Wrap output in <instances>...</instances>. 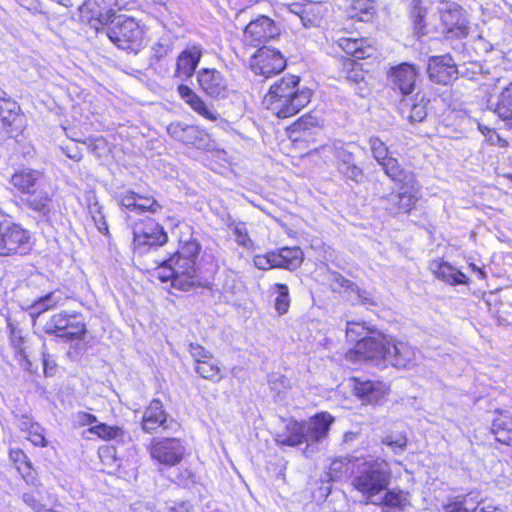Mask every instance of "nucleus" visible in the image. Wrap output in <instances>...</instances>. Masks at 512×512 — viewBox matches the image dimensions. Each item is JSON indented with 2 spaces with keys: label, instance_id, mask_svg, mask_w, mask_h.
<instances>
[{
  "label": "nucleus",
  "instance_id": "obj_1",
  "mask_svg": "<svg viewBox=\"0 0 512 512\" xmlns=\"http://www.w3.org/2000/svg\"><path fill=\"white\" fill-rule=\"evenodd\" d=\"M353 354L381 369L388 366L407 368L416 362V350L406 342H397L380 332L364 338L355 345Z\"/></svg>",
  "mask_w": 512,
  "mask_h": 512
},
{
  "label": "nucleus",
  "instance_id": "obj_2",
  "mask_svg": "<svg viewBox=\"0 0 512 512\" xmlns=\"http://www.w3.org/2000/svg\"><path fill=\"white\" fill-rule=\"evenodd\" d=\"M300 79L286 75L273 83L263 98V105L278 118L296 115L311 101L312 91L299 86Z\"/></svg>",
  "mask_w": 512,
  "mask_h": 512
},
{
  "label": "nucleus",
  "instance_id": "obj_3",
  "mask_svg": "<svg viewBox=\"0 0 512 512\" xmlns=\"http://www.w3.org/2000/svg\"><path fill=\"white\" fill-rule=\"evenodd\" d=\"M200 249L196 240L184 242L173 256L157 268V277L162 282L170 281L176 289H190L197 281L196 259Z\"/></svg>",
  "mask_w": 512,
  "mask_h": 512
},
{
  "label": "nucleus",
  "instance_id": "obj_4",
  "mask_svg": "<svg viewBox=\"0 0 512 512\" xmlns=\"http://www.w3.org/2000/svg\"><path fill=\"white\" fill-rule=\"evenodd\" d=\"M385 174L395 182H405L398 193H390L380 198L382 207L391 215L410 212L418 201L419 187L412 175H408L398 160L389 156L379 163Z\"/></svg>",
  "mask_w": 512,
  "mask_h": 512
},
{
  "label": "nucleus",
  "instance_id": "obj_5",
  "mask_svg": "<svg viewBox=\"0 0 512 512\" xmlns=\"http://www.w3.org/2000/svg\"><path fill=\"white\" fill-rule=\"evenodd\" d=\"M354 468L356 470L351 481L353 488L362 494L367 503L376 501L375 497L386 491L390 484V464L382 458L365 459L360 460Z\"/></svg>",
  "mask_w": 512,
  "mask_h": 512
},
{
  "label": "nucleus",
  "instance_id": "obj_6",
  "mask_svg": "<svg viewBox=\"0 0 512 512\" xmlns=\"http://www.w3.org/2000/svg\"><path fill=\"white\" fill-rule=\"evenodd\" d=\"M110 41L123 50L137 51L144 44V28L133 17L116 15L105 26Z\"/></svg>",
  "mask_w": 512,
  "mask_h": 512
},
{
  "label": "nucleus",
  "instance_id": "obj_7",
  "mask_svg": "<svg viewBox=\"0 0 512 512\" xmlns=\"http://www.w3.org/2000/svg\"><path fill=\"white\" fill-rule=\"evenodd\" d=\"M30 239V231L22 225L10 220L0 222V257L26 254Z\"/></svg>",
  "mask_w": 512,
  "mask_h": 512
},
{
  "label": "nucleus",
  "instance_id": "obj_8",
  "mask_svg": "<svg viewBox=\"0 0 512 512\" xmlns=\"http://www.w3.org/2000/svg\"><path fill=\"white\" fill-rule=\"evenodd\" d=\"M46 334L56 335L67 340L81 339L86 333V326L77 320L76 314L65 311L52 315L43 326Z\"/></svg>",
  "mask_w": 512,
  "mask_h": 512
},
{
  "label": "nucleus",
  "instance_id": "obj_9",
  "mask_svg": "<svg viewBox=\"0 0 512 512\" xmlns=\"http://www.w3.org/2000/svg\"><path fill=\"white\" fill-rule=\"evenodd\" d=\"M322 152L332 153L336 158L338 172L346 179L360 183L363 180L364 173L361 167L355 163L353 153L341 141H334L331 144L322 146Z\"/></svg>",
  "mask_w": 512,
  "mask_h": 512
},
{
  "label": "nucleus",
  "instance_id": "obj_10",
  "mask_svg": "<svg viewBox=\"0 0 512 512\" xmlns=\"http://www.w3.org/2000/svg\"><path fill=\"white\" fill-rule=\"evenodd\" d=\"M286 60L280 51L263 46L251 58L250 68L256 75L265 78L284 70Z\"/></svg>",
  "mask_w": 512,
  "mask_h": 512
},
{
  "label": "nucleus",
  "instance_id": "obj_11",
  "mask_svg": "<svg viewBox=\"0 0 512 512\" xmlns=\"http://www.w3.org/2000/svg\"><path fill=\"white\" fill-rule=\"evenodd\" d=\"M442 33L449 39L464 38L469 34V21L465 11L457 4L450 3L441 11Z\"/></svg>",
  "mask_w": 512,
  "mask_h": 512
},
{
  "label": "nucleus",
  "instance_id": "obj_12",
  "mask_svg": "<svg viewBox=\"0 0 512 512\" xmlns=\"http://www.w3.org/2000/svg\"><path fill=\"white\" fill-rule=\"evenodd\" d=\"M279 35L275 22L264 15L252 20L245 27L243 41L246 45L259 47Z\"/></svg>",
  "mask_w": 512,
  "mask_h": 512
},
{
  "label": "nucleus",
  "instance_id": "obj_13",
  "mask_svg": "<svg viewBox=\"0 0 512 512\" xmlns=\"http://www.w3.org/2000/svg\"><path fill=\"white\" fill-rule=\"evenodd\" d=\"M149 452L159 463L174 466L182 460L185 448L176 438H154L149 446Z\"/></svg>",
  "mask_w": 512,
  "mask_h": 512
},
{
  "label": "nucleus",
  "instance_id": "obj_14",
  "mask_svg": "<svg viewBox=\"0 0 512 512\" xmlns=\"http://www.w3.org/2000/svg\"><path fill=\"white\" fill-rule=\"evenodd\" d=\"M168 236L155 221L148 219L136 223L133 227V243L135 249L142 250L145 247L161 246L167 242Z\"/></svg>",
  "mask_w": 512,
  "mask_h": 512
},
{
  "label": "nucleus",
  "instance_id": "obj_15",
  "mask_svg": "<svg viewBox=\"0 0 512 512\" xmlns=\"http://www.w3.org/2000/svg\"><path fill=\"white\" fill-rule=\"evenodd\" d=\"M115 5V0H86L79 10L82 17L99 31V26L104 28L116 16Z\"/></svg>",
  "mask_w": 512,
  "mask_h": 512
},
{
  "label": "nucleus",
  "instance_id": "obj_16",
  "mask_svg": "<svg viewBox=\"0 0 512 512\" xmlns=\"http://www.w3.org/2000/svg\"><path fill=\"white\" fill-rule=\"evenodd\" d=\"M200 88L212 98H225L229 88L226 77L216 69L203 68L197 73Z\"/></svg>",
  "mask_w": 512,
  "mask_h": 512
},
{
  "label": "nucleus",
  "instance_id": "obj_17",
  "mask_svg": "<svg viewBox=\"0 0 512 512\" xmlns=\"http://www.w3.org/2000/svg\"><path fill=\"white\" fill-rule=\"evenodd\" d=\"M418 76L417 68L409 63H401L388 72V80L392 88L399 90L403 95H409L414 91Z\"/></svg>",
  "mask_w": 512,
  "mask_h": 512
},
{
  "label": "nucleus",
  "instance_id": "obj_18",
  "mask_svg": "<svg viewBox=\"0 0 512 512\" xmlns=\"http://www.w3.org/2000/svg\"><path fill=\"white\" fill-rule=\"evenodd\" d=\"M333 421L334 418L329 413L322 412L316 414L308 421L303 422L307 443V447L304 453L307 457L310 453L309 448L312 447L313 444L320 442L328 436V432ZM311 452H313V449Z\"/></svg>",
  "mask_w": 512,
  "mask_h": 512
},
{
  "label": "nucleus",
  "instance_id": "obj_19",
  "mask_svg": "<svg viewBox=\"0 0 512 512\" xmlns=\"http://www.w3.org/2000/svg\"><path fill=\"white\" fill-rule=\"evenodd\" d=\"M202 55L203 48L200 44L189 43L177 57L174 76L182 81L191 78Z\"/></svg>",
  "mask_w": 512,
  "mask_h": 512
},
{
  "label": "nucleus",
  "instance_id": "obj_20",
  "mask_svg": "<svg viewBox=\"0 0 512 512\" xmlns=\"http://www.w3.org/2000/svg\"><path fill=\"white\" fill-rule=\"evenodd\" d=\"M168 134L184 144L202 148L206 145L208 135L198 126L183 122H173L167 127Z\"/></svg>",
  "mask_w": 512,
  "mask_h": 512
},
{
  "label": "nucleus",
  "instance_id": "obj_21",
  "mask_svg": "<svg viewBox=\"0 0 512 512\" xmlns=\"http://www.w3.org/2000/svg\"><path fill=\"white\" fill-rule=\"evenodd\" d=\"M118 201L122 207L138 214H156L162 209L161 204L153 196L139 195L130 190L121 192Z\"/></svg>",
  "mask_w": 512,
  "mask_h": 512
},
{
  "label": "nucleus",
  "instance_id": "obj_22",
  "mask_svg": "<svg viewBox=\"0 0 512 512\" xmlns=\"http://www.w3.org/2000/svg\"><path fill=\"white\" fill-rule=\"evenodd\" d=\"M427 73L430 80L447 85L456 78L457 69L450 55L434 56L429 59Z\"/></svg>",
  "mask_w": 512,
  "mask_h": 512
},
{
  "label": "nucleus",
  "instance_id": "obj_23",
  "mask_svg": "<svg viewBox=\"0 0 512 512\" xmlns=\"http://www.w3.org/2000/svg\"><path fill=\"white\" fill-rule=\"evenodd\" d=\"M352 382L355 395L366 403H377L388 391V386L381 381L353 378Z\"/></svg>",
  "mask_w": 512,
  "mask_h": 512
},
{
  "label": "nucleus",
  "instance_id": "obj_24",
  "mask_svg": "<svg viewBox=\"0 0 512 512\" xmlns=\"http://www.w3.org/2000/svg\"><path fill=\"white\" fill-rule=\"evenodd\" d=\"M52 197L53 194L45 182L41 187H38L24 196L22 200L29 209L47 218L53 210Z\"/></svg>",
  "mask_w": 512,
  "mask_h": 512
},
{
  "label": "nucleus",
  "instance_id": "obj_25",
  "mask_svg": "<svg viewBox=\"0 0 512 512\" xmlns=\"http://www.w3.org/2000/svg\"><path fill=\"white\" fill-rule=\"evenodd\" d=\"M45 182L46 179L42 172L31 169L16 172L10 179V184L23 196L41 187Z\"/></svg>",
  "mask_w": 512,
  "mask_h": 512
},
{
  "label": "nucleus",
  "instance_id": "obj_26",
  "mask_svg": "<svg viewBox=\"0 0 512 512\" xmlns=\"http://www.w3.org/2000/svg\"><path fill=\"white\" fill-rule=\"evenodd\" d=\"M429 270L437 279L450 285L467 284L468 282L464 273L441 259L432 260L429 263Z\"/></svg>",
  "mask_w": 512,
  "mask_h": 512
},
{
  "label": "nucleus",
  "instance_id": "obj_27",
  "mask_svg": "<svg viewBox=\"0 0 512 512\" xmlns=\"http://www.w3.org/2000/svg\"><path fill=\"white\" fill-rule=\"evenodd\" d=\"M178 93L180 97L193 109L197 114L209 121H216L219 114L210 109L209 106L187 85H179Z\"/></svg>",
  "mask_w": 512,
  "mask_h": 512
},
{
  "label": "nucleus",
  "instance_id": "obj_28",
  "mask_svg": "<svg viewBox=\"0 0 512 512\" xmlns=\"http://www.w3.org/2000/svg\"><path fill=\"white\" fill-rule=\"evenodd\" d=\"M167 420V414L163 404L158 399H153L145 409L142 418V429L147 433L155 432L159 427H163Z\"/></svg>",
  "mask_w": 512,
  "mask_h": 512
},
{
  "label": "nucleus",
  "instance_id": "obj_29",
  "mask_svg": "<svg viewBox=\"0 0 512 512\" xmlns=\"http://www.w3.org/2000/svg\"><path fill=\"white\" fill-rule=\"evenodd\" d=\"M491 431L497 441L510 444L512 440V412L509 410L495 411Z\"/></svg>",
  "mask_w": 512,
  "mask_h": 512
},
{
  "label": "nucleus",
  "instance_id": "obj_30",
  "mask_svg": "<svg viewBox=\"0 0 512 512\" xmlns=\"http://www.w3.org/2000/svg\"><path fill=\"white\" fill-rule=\"evenodd\" d=\"M384 495L378 494L376 501H371V504L383 506L385 512H403L405 507L409 504L408 493L396 490H386Z\"/></svg>",
  "mask_w": 512,
  "mask_h": 512
},
{
  "label": "nucleus",
  "instance_id": "obj_31",
  "mask_svg": "<svg viewBox=\"0 0 512 512\" xmlns=\"http://www.w3.org/2000/svg\"><path fill=\"white\" fill-rule=\"evenodd\" d=\"M360 460L355 459V461H352L351 457H338L335 458L327 472V476L329 477L330 481H341L343 479H347L349 475L354 476V471L356 468H354V465H356Z\"/></svg>",
  "mask_w": 512,
  "mask_h": 512
},
{
  "label": "nucleus",
  "instance_id": "obj_32",
  "mask_svg": "<svg viewBox=\"0 0 512 512\" xmlns=\"http://www.w3.org/2000/svg\"><path fill=\"white\" fill-rule=\"evenodd\" d=\"M338 46L348 55L356 59H364L372 55V48L366 45L365 39L341 37L338 39Z\"/></svg>",
  "mask_w": 512,
  "mask_h": 512
},
{
  "label": "nucleus",
  "instance_id": "obj_33",
  "mask_svg": "<svg viewBox=\"0 0 512 512\" xmlns=\"http://www.w3.org/2000/svg\"><path fill=\"white\" fill-rule=\"evenodd\" d=\"M274 253L277 268L293 270L302 262L303 253L299 247H282Z\"/></svg>",
  "mask_w": 512,
  "mask_h": 512
},
{
  "label": "nucleus",
  "instance_id": "obj_34",
  "mask_svg": "<svg viewBox=\"0 0 512 512\" xmlns=\"http://www.w3.org/2000/svg\"><path fill=\"white\" fill-rule=\"evenodd\" d=\"M277 441L288 446H297L306 442V432L303 422L292 421L287 424L286 432L278 435Z\"/></svg>",
  "mask_w": 512,
  "mask_h": 512
},
{
  "label": "nucleus",
  "instance_id": "obj_35",
  "mask_svg": "<svg viewBox=\"0 0 512 512\" xmlns=\"http://www.w3.org/2000/svg\"><path fill=\"white\" fill-rule=\"evenodd\" d=\"M20 429L27 434V439L34 446L46 447L48 445L45 429L40 424L24 417L20 422Z\"/></svg>",
  "mask_w": 512,
  "mask_h": 512
},
{
  "label": "nucleus",
  "instance_id": "obj_36",
  "mask_svg": "<svg viewBox=\"0 0 512 512\" xmlns=\"http://www.w3.org/2000/svg\"><path fill=\"white\" fill-rule=\"evenodd\" d=\"M494 111L507 126L512 127V83L500 93Z\"/></svg>",
  "mask_w": 512,
  "mask_h": 512
},
{
  "label": "nucleus",
  "instance_id": "obj_37",
  "mask_svg": "<svg viewBox=\"0 0 512 512\" xmlns=\"http://www.w3.org/2000/svg\"><path fill=\"white\" fill-rule=\"evenodd\" d=\"M227 227L232 232L235 241L239 246L247 250L254 248V242L249 235L247 223L229 219L227 222Z\"/></svg>",
  "mask_w": 512,
  "mask_h": 512
},
{
  "label": "nucleus",
  "instance_id": "obj_38",
  "mask_svg": "<svg viewBox=\"0 0 512 512\" xmlns=\"http://www.w3.org/2000/svg\"><path fill=\"white\" fill-rule=\"evenodd\" d=\"M330 288L337 293L352 292L356 289V284L336 271H327L325 276Z\"/></svg>",
  "mask_w": 512,
  "mask_h": 512
},
{
  "label": "nucleus",
  "instance_id": "obj_39",
  "mask_svg": "<svg viewBox=\"0 0 512 512\" xmlns=\"http://www.w3.org/2000/svg\"><path fill=\"white\" fill-rule=\"evenodd\" d=\"M348 15L352 19L367 22L373 15V3L370 0H356L351 5Z\"/></svg>",
  "mask_w": 512,
  "mask_h": 512
},
{
  "label": "nucleus",
  "instance_id": "obj_40",
  "mask_svg": "<svg viewBox=\"0 0 512 512\" xmlns=\"http://www.w3.org/2000/svg\"><path fill=\"white\" fill-rule=\"evenodd\" d=\"M195 370L199 374V376L204 379L214 382H218L221 380V370L219 367V363L213 357L195 365Z\"/></svg>",
  "mask_w": 512,
  "mask_h": 512
},
{
  "label": "nucleus",
  "instance_id": "obj_41",
  "mask_svg": "<svg viewBox=\"0 0 512 512\" xmlns=\"http://www.w3.org/2000/svg\"><path fill=\"white\" fill-rule=\"evenodd\" d=\"M273 293L276 294L274 300L275 310L279 315H284L290 307V295L288 286L282 283H275L272 287Z\"/></svg>",
  "mask_w": 512,
  "mask_h": 512
},
{
  "label": "nucleus",
  "instance_id": "obj_42",
  "mask_svg": "<svg viewBox=\"0 0 512 512\" xmlns=\"http://www.w3.org/2000/svg\"><path fill=\"white\" fill-rule=\"evenodd\" d=\"M88 210L98 231L104 235H107L109 232L108 224L104 214L102 213V207L99 205L94 195L88 197Z\"/></svg>",
  "mask_w": 512,
  "mask_h": 512
},
{
  "label": "nucleus",
  "instance_id": "obj_43",
  "mask_svg": "<svg viewBox=\"0 0 512 512\" xmlns=\"http://www.w3.org/2000/svg\"><path fill=\"white\" fill-rule=\"evenodd\" d=\"M381 443L389 447L394 454H401L407 448L408 439L403 432H391L381 438Z\"/></svg>",
  "mask_w": 512,
  "mask_h": 512
},
{
  "label": "nucleus",
  "instance_id": "obj_44",
  "mask_svg": "<svg viewBox=\"0 0 512 512\" xmlns=\"http://www.w3.org/2000/svg\"><path fill=\"white\" fill-rule=\"evenodd\" d=\"M373 333L374 332L371 331L364 323L347 322L346 337L348 341L355 342L356 345L364 338V336H372Z\"/></svg>",
  "mask_w": 512,
  "mask_h": 512
},
{
  "label": "nucleus",
  "instance_id": "obj_45",
  "mask_svg": "<svg viewBox=\"0 0 512 512\" xmlns=\"http://www.w3.org/2000/svg\"><path fill=\"white\" fill-rule=\"evenodd\" d=\"M89 431L104 440L118 439L124 436L122 428L118 426H109L104 423L92 426Z\"/></svg>",
  "mask_w": 512,
  "mask_h": 512
},
{
  "label": "nucleus",
  "instance_id": "obj_46",
  "mask_svg": "<svg viewBox=\"0 0 512 512\" xmlns=\"http://www.w3.org/2000/svg\"><path fill=\"white\" fill-rule=\"evenodd\" d=\"M369 146L374 159L379 163L389 157L387 145L378 137L373 136L369 139Z\"/></svg>",
  "mask_w": 512,
  "mask_h": 512
},
{
  "label": "nucleus",
  "instance_id": "obj_47",
  "mask_svg": "<svg viewBox=\"0 0 512 512\" xmlns=\"http://www.w3.org/2000/svg\"><path fill=\"white\" fill-rule=\"evenodd\" d=\"M8 329L10 332V341L11 345L14 347L16 353L23 355L24 349H23V336H22V330L19 328L18 324H15L10 319H8Z\"/></svg>",
  "mask_w": 512,
  "mask_h": 512
},
{
  "label": "nucleus",
  "instance_id": "obj_48",
  "mask_svg": "<svg viewBox=\"0 0 512 512\" xmlns=\"http://www.w3.org/2000/svg\"><path fill=\"white\" fill-rule=\"evenodd\" d=\"M476 507L468 505L467 498L456 497L444 506V512H472Z\"/></svg>",
  "mask_w": 512,
  "mask_h": 512
},
{
  "label": "nucleus",
  "instance_id": "obj_49",
  "mask_svg": "<svg viewBox=\"0 0 512 512\" xmlns=\"http://www.w3.org/2000/svg\"><path fill=\"white\" fill-rule=\"evenodd\" d=\"M19 118L9 116H0V140L13 136V132L18 129L17 121Z\"/></svg>",
  "mask_w": 512,
  "mask_h": 512
},
{
  "label": "nucleus",
  "instance_id": "obj_50",
  "mask_svg": "<svg viewBox=\"0 0 512 512\" xmlns=\"http://www.w3.org/2000/svg\"><path fill=\"white\" fill-rule=\"evenodd\" d=\"M253 264L259 270H269L272 268H277L274 251L268 252L264 255L254 256Z\"/></svg>",
  "mask_w": 512,
  "mask_h": 512
},
{
  "label": "nucleus",
  "instance_id": "obj_51",
  "mask_svg": "<svg viewBox=\"0 0 512 512\" xmlns=\"http://www.w3.org/2000/svg\"><path fill=\"white\" fill-rule=\"evenodd\" d=\"M20 107L15 101L0 98V116H9L12 118L20 117Z\"/></svg>",
  "mask_w": 512,
  "mask_h": 512
},
{
  "label": "nucleus",
  "instance_id": "obj_52",
  "mask_svg": "<svg viewBox=\"0 0 512 512\" xmlns=\"http://www.w3.org/2000/svg\"><path fill=\"white\" fill-rule=\"evenodd\" d=\"M190 353L194 358L196 365L212 358L210 352L198 344H190Z\"/></svg>",
  "mask_w": 512,
  "mask_h": 512
},
{
  "label": "nucleus",
  "instance_id": "obj_53",
  "mask_svg": "<svg viewBox=\"0 0 512 512\" xmlns=\"http://www.w3.org/2000/svg\"><path fill=\"white\" fill-rule=\"evenodd\" d=\"M427 116L426 107L422 103L413 104L408 116L410 122H421Z\"/></svg>",
  "mask_w": 512,
  "mask_h": 512
},
{
  "label": "nucleus",
  "instance_id": "obj_54",
  "mask_svg": "<svg viewBox=\"0 0 512 512\" xmlns=\"http://www.w3.org/2000/svg\"><path fill=\"white\" fill-rule=\"evenodd\" d=\"M23 501L36 512H54L48 508L45 504L37 501L34 495L25 493L23 494Z\"/></svg>",
  "mask_w": 512,
  "mask_h": 512
},
{
  "label": "nucleus",
  "instance_id": "obj_55",
  "mask_svg": "<svg viewBox=\"0 0 512 512\" xmlns=\"http://www.w3.org/2000/svg\"><path fill=\"white\" fill-rule=\"evenodd\" d=\"M351 293H354L356 295L357 300L365 306H375L376 305V301H375L373 295L368 291L360 289L357 285H356V289H354V291H352Z\"/></svg>",
  "mask_w": 512,
  "mask_h": 512
},
{
  "label": "nucleus",
  "instance_id": "obj_56",
  "mask_svg": "<svg viewBox=\"0 0 512 512\" xmlns=\"http://www.w3.org/2000/svg\"><path fill=\"white\" fill-rule=\"evenodd\" d=\"M41 298L43 299L44 305H46L45 307H48V309H53L63 301V297L59 291H53Z\"/></svg>",
  "mask_w": 512,
  "mask_h": 512
},
{
  "label": "nucleus",
  "instance_id": "obj_57",
  "mask_svg": "<svg viewBox=\"0 0 512 512\" xmlns=\"http://www.w3.org/2000/svg\"><path fill=\"white\" fill-rule=\"evenodd\" d=\"M347 80L349 82L358 84L359 85V91H358L359 95H361L362 97L365 96L366 91H365L364 87L361 85L362 83H364L362 71L353 69L352 71L349 72V74L347 76Z\"/></svg>",
  "mask_w": 512,
  "mask_h": 512
},
{
  "label": "nucleus",
  "instance_id": "obj_58",
  "mask_svg": "<svg viewBox=\"0 0 512 512\" xmlns=\"http://www.w3.org/2000/svg\"><path fill=\"white\" fill-rule=\"evenodd\" d=\"M426 10L421 6L420 0H413L412 14L416 25H421L423 18L425 17Z\"/></svg>",
  "mask_w": 512,
  "mask_h": 512
},
{
  "label": "nucleus",
  "instance_id": "obj_59",
  "mask_svg": "<svg viewBox=\"0 0 512 512\" xmlns=\"http://www.w3.org/2000/svg\"><path fill=\"white\" fill-rule=\"evenodd\" d=\"M311 4L292 3L288 6L290 13L294 14L298 19L303 17V13L309 14Z\"/></svg>",
  "mask_w": 512,
  "mask_h": 512
},
{
  "label": "nucleus",
  "instance_id": "obj_60",
  "mask_svg": "<svg viewBox=\"0 0 512 512\" xmlns=\"http://www.w3.org/2000/svg\"><path fill=\"white\" fill-rule=\"evenodd\" d=\"M172 49V45L167 39H160V41L154 47L157 57H163L167 55Z\"/></svg>",
  "mask_w": 512,
  "mask_h": 512
},
{
  "label": "nucleus",
  "instance_id": "obj_61",
  "mask_svg": "<svg viewBox=\"0 0 512 512\" xmlns=\"http://www.w3.org/2000/svg\"><path fill=\"white\" fill-rule=\"evenodd\" d=\"M43 303V299L40 297L38 300L34 301V303L31 305V311L30 315L32 318H36L39 315H41L43 312L49 310L48 307H45Z\"/></svg>",
  "mask_w": 512,
  "mask_h": 512
},
{
  "label": "nucleus",
  "instance_id": "obj_62",
  "mask_svg": "<svg viewBox=\"0 0 512 512\" xmlns=\"http://www.w3.org/2000/svg\"><path fill=\"white\" fill-rule=\"evenodd\" d=\"M300 22L304 27L315 26L318 22L316 14L312 13V7L309 9V14L303 13V17H300Z\"/></svg>",
  "mask_w": 512,
  "mask_h": 512
},
{
  "label": "nucleus",
  "instance_id": "obj_63",
  "mask_svg": "<svg viewBox=\"0 0 512 512\" xmlns=\"http://www.w3.org/2000/svg\"><path fill=\"white\" fill-rule=\"evenodd\" d=\"M76 419L81 425H91L97 421L96 417L86 412H79L76 415Z\"/></svg>",
  "mask_w": 512,
  "mask_h": 512
},
{
  "label": "nucleus",
  "instance_id": "obj_64",
  "mask_svg": "<svg viewBox=\"0 0 512 512\" xmlns=\"http://www.w3.org/2000/svg\"><path fill=\"white\" fill-rule=\"evenodd\" d=\"M166 510V512H190V506L187 502H181L168 506Z\"/></svg>",
  "mask_w": 512,
  "mask_h": 512
}]
</instances>
